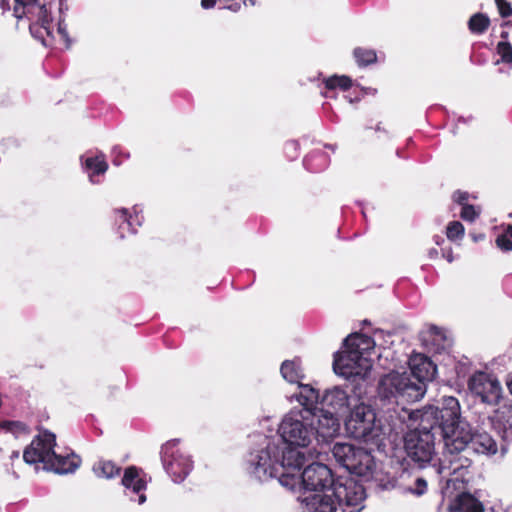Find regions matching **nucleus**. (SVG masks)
Wrapping results in <instances>:
<instances>
[{"label":"nucleus","mask_w":512,"mask_h":512,"mask_svg":"<svg viewBox=\"0 0 512 512\" xmlns=\"http://www.w3.org/2000/svg\"><path fill=\"white\" fill-rule=\"evenodd\" d=\"M339 419L323 411H314L312 408H293L282 418L278 433L282 447L298 448L309 447L317 439L326 441L338 434Z\"/></svg>","instance_id":"1"},{"label":"nucleus","mask_w":512,"mask_h":512,"mask_svg":"<svg viewBox=\"0 0 512 512\" xmlns=\"http://www.w3.org/2000/svg\"><path fill=\"white\" fill-rule=\"evenodd\" d=\"M253 474L264 481L277 477L278 482L289 490L299 483V477L294 471L304 463V454L293 448L282 447L277 438H265L261 448L251 457Z\"/></svg>","instance_id":"2"},{"label":"nucleus","mask_w":512,"mask_h":512,"mask_svg":"<svg viewBox=\"0 0 512 512\" xmlns=\"http://www.w3.org/2000/svg\"><path fill=\"white\" fill-rule=\"evenodd\" d=\"M439 421L432 422L431 428L440 434L448 455L469 449L472 433L467 423L460 421V405L456 398L444 397L442 407L438 408Z\"/></svg>","instance_id":"3"},{"label":"nucleus","mask_w":512,"mask_h":512,"mask_svg":"<svg viewBox=\"0 0 512 512\" xmlns=\"http://www.w3.org/2000/svg\"><path fill=\"white\" fill-rule=\"evenodd\" d=\"M410 418L420 420V427L410 430L404 437V449L414 462L423 465L430 462L435 453V431L432 422L439 421L438 407L428 406L422 411L408 412Z\"/></svg>","instance_id":"4"},{"label":"nucleus","mask_w":512,"mask_h":512,"mask_svg":"<svg viewBox=\"0 0 512 512\" xmlns=\"http://www.w3.org/2000/svg\"><path fill=\"white\" fill-rule=\"evenodd\" d=\"M374 347L375 342L369 336L358 333L349 335L344 341V350L335 355L334 371L346 378H364L372 368L369 354Z\"/></svg>","instance_id":"5"},{"label":"nucleus","mask_w":512,"mask_h":512,"mask_svg":"<svg viewBox=\"0 0 512 512\" xmlns=\"http://www.w3.org/2000/svg\"><path fill=\"white\" fill-rule=\"evenodd\" d=\"M365 499V491L362 485L353 481L341 483L337 481L332 493L313 494L305 496L302 501L306 503V507L314 512H335L338 508H353L356 512H360L364 506L362 503Z\"/></svg>","instance_id":"6"},{"label":"nucleus","mask_w":512,"mask_h":512,"mask_svg":"<svg viewBox=\"0 0 512 512\" xmlns=\"http://www.w3.org/2000/svg\"><path fill=\"white\" fill-rule=\"evenodd\" d=\"M425 392L426 385L415 381L408 371H392L383 376L378 384V396L397 404L418 401Z\"/></svg>","instance_id":"7"},{"label":"nucleus","mask_w":512,"mask_h":512,"mask_svg":"<svg viewBox=\"0 0 512 512\" xmlns=\"http://www.w3.org/2000/svg\"><path fill=\"white\" fill-rule=\"evenodd\" d=\"M346 431L354 438L378 443L383 434L374 410L364 403H356L345 422Z\"/></svg>","instance_id":"8"},{"label":"nucleus","mask_w":512,"mask_h":512,"mask_svg":"<svg viewBox=\"0 0 512 512\" xmlns=\"http://www.w3.org/2000/svg\"><path fill=\"white\" fill-rule=\"evenodd\" d=\"M299 469L294 473L299 477V483L296 484L300 495L298 500L306 506L302 501L305 496H312L313 494H326L332 493L337 481L334 480L331 469L322 463H313L307 466L304 471L299 474Z\"/></svg>","instance_id":"9"},{"label":"nucleus","mask_w":512,"mask_h":512,"mask_svg":"<svg viewBox=\"0 0 512 512\" xmlns=\"http://www.w3.org/2000/svg\"><path fill=\"white\" fill-rule=\"evenodd\" d=\"M13 16L17 20L26 18L29 22L31 33H37L39 37H43V33L36 30L37 26L43 29L47 35L51 34L50 13L45 4L41 3L39 0H15Z\"/></svg>","instance_id":"10"},{"label":"nucleus","mask_w":512,"mask_h":512,"mask_svg":"<svg viewBox=\"0 0 512 512\" xmlns=\"http://www.w3.org/2000/svg\"><path fill=\"white\" fill-rule=\"evenodd\" d=\"M177 444L176 440H172L163 445L162 462L174 481L180 482L189 474L192 462L185 452L177 447Z\"/></svg>","instance_id":"11"},{"label":"nucleus","mask_w":512,"mask_h":512,"mask_svg":"<svg viewBox=\"0 0 512 512\" xmlns=\"http://www.w3.org/2000/svg\"><path fill=\"white\" fill-rule=\"evenodd\" d=\"M469 391L483 403L497 404L502 394V387L496 377L485 372L474 373L468 381Z\"/></svg>","instance_id":"12"},{"label":"nucleus","mask_w":512,"mask_h":512,"mask_svg":"<svg viewBox=\"0 0 512 512\" xmlns=\"http://www.w3.org/2000/svg\"><path fill=\"white\" fill-rule=\"evenodd\" d=\"M56 437L53 433L44 431L38 434L23 452L27 464L43 463L46 469L55 453Z\"/></svg>","instance_id":"13"},{"label":"nucleus","mask_w":512,"mask_h":512,"mask_svg":"<svg viewBox=\"0 0 512 512\" xmlns=\"http://www.w3.org/2000/svg\"><path fill=\"white\" fill-rule=\"evenodd\" d=\"M358 402L355 395L349 394L341 387H333L326 390L321 399L322 407L314 408V411H323L332 414L338 419V415L346 414Z\"/></svg>","instance_id":"14"},{"label":"nucleus","mask_w":512,"mask_h":512,"mask_svg":"<svg viewBox=\"0 0 512 512\" xmlns=\"http://www.w3.org/2000/svg\"><path fill=\"white\" fill-rule=\"evenodd\" d=\"M408 373L415 381L425 384L426 381L434 378L436 366L427 356L415 353L409 359Z\"/></svg>","instance_id":"15"},{"label":"nucleus","mask_w":512,"mask_h":512,"mask_svg":"<svg viewBox=\"0 0 512 512\" xmlns=\"http://www.w3.org/2000/svg\"><path fill=\"white\" fill-rule=\"evenodd\" d=\"M445 457L449 463L447 469L451 475L455 476V480L466 481V476L469 474L472 465V460L469 458V449L453 455L446 453Z\"/></svg>","instance_id":"16"},{"label":"nucleus","mask_w":512,"mask_h":512,"mask_svg":"<svg viewBox=\"0 0 512 512\" xmlns=\"http://www.w3.org/2000/svg\"><path fill=\"white\" fill-rule=\"evenodd\" d=\"M122 485L138 495V503L142 504L146 501L145 494L142 493L146 489V481L140 477L139 470L136 467H128L122 478Z\"/></svg>","instance_id":"17"},{"label":"nucleus","mask_w":512,"mask_h":512,"mask_svg":"<svg viewBox=\"0 0 512 512\" xmlns=\"http://www.w3.org/2000/svg\"><path fill=\"white\" fill-rule=\"evenodd\" d=\"M349 472L360 477L370 478L376 469V463L373 456L365 449H359L358 456Z\"/></svg>","instance_id":"18"},{"label":"nucleus","mask_w":512,"mask_h":512,"mask_svg":"<svg viewBox=\"0 0 512 512\" xmlns=\"http://www.w3.org/2000/svg\"><path fill=\"white\" fill-rule=\"evenodd\" d=\"M360 448L354 447L349 443H335L332 448V454L335 460L348 471L354 467L356 457Z\"/></svg>","instance_id":"19"},{"label":"nucleus","mask_w":512,"mask_h":512,"mask_svg":"<svg viewBox=\"0 0 512 512\" xmlns=\"http://www.w3.org/2000/svg\"><path fill=\"white\" fill-rule=\"evenodd\" d=\"M79 465L80 459L74 454L61 456L54 453L46 469L58 474H66L74 472Z\"/></svg>","instance_id":"20"},{"label":"nucleus","mask_w":512,"mask_h":512,"mask_svg":"<svg viewBox=\"0 0 512 512\" xmlns=\"http://www.w3.org/2000/svg\"><path fill=\"white\" fill-rule=\"evenodd\" d=\"M482 504L471 494L461 493L450 505V512H483Z\"/></svg>","instance_id":"21"},{"label":"nucleus","mask_w":512,"mask_h":512,"mask_svg":"<svg viewBox=\"0 0 512 512\" xmlns=\"http://www.w3.org/2000/svg\"><path fill=\"white\" fill-rule=\"evenodd\" d=\"M470 448L479 454L494 455L498 451L495 440L486 432L472 435Z\"/></svg>","instance_id":"22"},{"label":"nucleus","mask_w":512,"mask_h":512,"mask_svg":"<svg viewBox=\"0 0 512 512\" xmlns=\"http://www.w3.org/2000/svg\"><path fill=\"white\" fill-rule=\"evenodd\" d=\"M497 420L502 426V439L505 443L512 442V406H503L497 411Z\"/></svg>","instance_id":"23"},{"label":"nucleus","mask_w":512,"mask_h":512,"mask_svg":"<svg viewBox=\"0 0 512 512\" xmlns=\"http://www.w3.org/2000/svg\"><path fill=\"white\" fill-rule=\"evenodd\" d=\"M298 384L300 391L296 395V399L302 408H317L314 404H316L319 399L318 391L310 385Z\"/></svg>","instance_id":"24"},{"label":"nucleus","mask_w":512,"mask_h":512,"mask_svg":"<svg viewBox=\"0 0 512 512\" xmlns=\"http://www.w3.org/2000/svg\"><path fill=\"white\" fill-rule=\"evenodd\" d=\"M281 374L290 383H300L303 378L302 369L296 361H284L281 366Z\"/></svg>","instance_id":"25"},{"label":"nucleus","mask_w":512,"mask_h":512,"mask_svg":"<svg viewBox=\"0 0 512 512\" xmlns=\"http://www.w3.org/2000/svg\"><path fill=\"white\" fill-rule=\"evenodd\" d=\"M93 471L97 477L110 479L119 475L120 467L108 460H101L93 466Z\"/></svg>","instance_id":"26"},{"label":"nucleus","mask_w":512,"mask_h":512,"mask_svg":"<svg viewBox=\"0 0 512 512\" xmlns=\"http://www.w3.org/2000/svg\"><path fill=\"white\" fill-rule=\"evenodd\" d=\"M488 25V17L480 13L473 15L469 20V29L474 33H483Z\"/></svg>","instance_id":"27"},{"label":"nucleus","mask_w":512,"mask_h":512,"mask_svg":"<svg viewBox=\"0 0 512 512\" xmlns=\"http://www.w3.org/2000/svg\"><path fill=\"white\" fill-rule=\"evenodd\" d=\"M325 85L328 89H335V88H340L342 90H347L351 87L352 85V81L349 77L347 76H337V75H334L332 77H329L326 81H325Z\"/></svg>","instance_id":"28"},{"label":"nucleus","mask_w":512,"mask_h":512,"mask_svg":"<svg viewBox=\"0 0 512 512\" xmlns=\"http://www.w3.org/2000/svg\"><path fill=\"white\" fill-rule=\"evenodd\" d=\"M354 57L359 65H368L376 61V53L373 50L356 48Z\"/></svg>","instance_id":"29"},{"label":"nucleus","mask_w":512,"mask_h":512,"mask_svg":"<svg viewBox=\"0 0 512 512\" xmlns=\"http://www.w3.org/2000/svg\"><path fill=\"white\" fill-rule=\"evenodd\" d=\"M85 166L88 170L93 171L95 174H102L108 168L106 161L103 159V157L99 156L95 158H87L85 161Z\"/></svg>","instance_id":"30"},{"label":"nucleus","mask_w":512,"mask_h":512,"mask_svg":"<svg viewBox=\"0 0 512 512\" xmlns=\"http://www.w3.org/2000/svg\"><path fill=\"white\" fill-rule=\"evenodd\" d=\"M0 427L15 436L28 433L27 426L19 421H2Z\"/></svg>","instance_id":"31"},{"label":"nucleus","mask_w":512,"mask_h":512,"mask_svg":"<svg viewBox=\"0 0 512 512\" xmlns=\"http://www.w3.org/2000/svg\"><path fill=\"white\" fill-rule=\"evenodd\" d=\"M427 488V481L423 477L417 476L414 483L407 487V491L414 495L421 496L426 493Z\"/></svg>","instance_id":"32"},{"label":"nucleus","mask_w":512,"mask_h":512,"mask_svg":"<svg viewBox=\"0 0 512 512\" xmlns=\"http://www.w3.org/2000/svg\"><path fill=\"white\" fill-rule=\"evenodd\" d=\"M446 235L448 239L455 240L464 235V227L459 221L450 222L447 226Z\"/></svg>","instance_id":"33"},{"label":"nucleus","mask_w":512,"mask_h":512,"mask_svg":"<svg viewBox=\"0 0 512 512\" xmlns=\"http://www.w3.org/2000/svg\"><path fill=\"white\" fill-rule=\"evenodd\" d=\"M429 333H430V336L433 338L432 339L433 345L436 344L437 341L443 342L441 347L434 348V350L436 352H439L441 349H445L450 346V342L446 339V337L443 335V333L438 328H436V327L431 328Z\"/></svg>","instance_id":"34"},{"label":"nucleus","mask_w":512,"mask_h":512,"mask_svg":"<svg viewBox=\"0 0 512 512\" xmlns=\"http://www.w3.org/2000/svg\"><path fill=\"white\" fill-rule=\"evenodd\" d=\"M497 52L501 57V61L505 63H512V47L507 42H499L497 45Z\"/></svg>","instance_id":"35"},{"label":"nucleus","mask_w":512,"mask_h":512,"mask_svg":"<svg viewBox=\"0 0 512 512\" xmlns=\"http://www.w3.org/2000/svg\"><path fill=\"white\" fill-rule=\"evenodd\" d=\"M480 214V210L472 205H464L461 211V218L465 221H474Z\"/></svg>","instance_id":"36"},{"label":"nucleus","mask_w":512,"mask_h":512,"mask_svg":"<svg viewBox=\"0 0 512 512\" xmlns=\"http://www.w3.org/2000/svg\"><path fill=\"white\" fill-rule=\"evenodd\" d=\"M495 2L502 17H508L512 14V7L506 0H495Z\"/></svg>","instance_id":"37"},{"label":"nucleus","mask_w":512,"mask_h":512,"mask_svg":"<svg viewBox=\"0 0 512 512\" xmlns=\"http://www.w3.org/2000/svg\"><path fill=\"white\" fill-rule=\"evenodd\" d=\"M497 246L504 250V251H510L512 250V241L507 235L503 234L497 237L496 239Z\"/></svg>","instance_id":"38"},{"label":"nucleus","mask_w":512,"mask_h":512,"mask_svg":"<svg viewBox=\"0 0 512 512\" xmlns=\"http://www.w3.org/2000/svg\"><path fill=\"white\" fill-rule=\"evenodd\" d=\"M468 196H467V193L465 192H461V191H457L453 194V199L454 201L458 202L459 204L461 205H466L465 204V201L467 200Z\"/></svg>","instance_id":"39"},{"label":"nucleus","mask_w":512,"mask_h":512,"mask_svg":"<svg viewBox=\"0 0 512 512\" xmlns=\"http://www.w3.org/2000/svg\"><path fill=\"white\" fill-rule=\"evenodd\" d=\"M57 31H58V34L61 36V38L64 41L68 42L66 26L63 23H59Z\"/></svg>","instance_id":"40"},{"label":"nucleus","mask_w":512,"mask_h":512,"mask_svg":"<svg viewBox=\"0 0 512 512\" xmlns=\"http://www.w3.org/2000/svg\"><path fill=\"white\" fill-rule=\"evenodd\" d=\"M216 4V0H202L201 6L204 9L212 8Z\"/></svg>","instance_id":"41"},{"label":"nucleus","mask_w":512,"mask_h":512,"mask_svg":"<svg viewBox=\"0 0 512 512\" xmlns=\"http://www.w3.org/2000/svg\"><path fill=\"white\" fill-rule=\"evenodd\" d=\"M0 7L4 11L8 10L10 8V4L8 0H0Z\"/></svg>","instance_id":"42"},{"label":"nucleus","mask_w":512,"mask_h":512,"mask_svg":"<svg viewBox=\"0 0 512 512\" xmlns=\"http://www.w3.org/2000/svg\"><path fill=\"white\" fill-rule=\"evenodd\" d=\"M504 234L507 235V237H509L510 239L512 238V225L507 226V229Z\"/></svg>","instance_id":"43"},{"label":"nucleus","mask_w":512,"mask_h":512,"mask_svg":"<svg viewBox=\"0 0 512 512\" xmlns=\"http://www.w3.org/2000/svg\"><path fill=\"white\" fill-rule=\"evenodd\" d=\"M227 9L236 12V11H238L240 9V5L236 3V4L228 6Z\"/></svg>","instance_id":"44"},{"label":"nucleus","mask_w":512,"mask_h":512,"mask_svg":"<svg viewBox=\"0 0 512 512\" xmlns=\"http://www.w3.org/2000/svg\"><path fill=\"white\" fill-rule=\"evenodd\" d=\"M482 239H484V235L483 234H480L478 236L473 235V240L474 241H478V240H482Z\"/></svg>","instance_id":"45"},{"label":"nucleus","mask_w":512,"mask_h":512,"mask_svg":"<svg viewBox=\"0 0 512 512\" xmlns=\"http://www.w3.org/2000/svg\"><path fill=\"white\" fill-rule=\"evenodd\" d=\"M501 450H502V452H503V453H505V452H506V450H507L506 446H505V445H502V446H501Z\"/></svg>","instance_id":"46"},{"label":"nucleus","mask_w":512,"mask_h":512,"mask_svg":"<svg viewBox=\"0 0 512 512\" xmlns=\"http://www.w3.org/2000/svg\"><path fill=\"white\" fill-rule=\"evenodd\" d=\"M447 260H448L449 262H451V261L453 260V258H452V256H451L450 254L447 256Z\"/></svg>","instance_id":"47"},{"label":"nucleus","mask_w":512,"mask_h":512,"mask_svg":"<svg viewBox=\"0 0 512 512\" xmlns=\"http://www.w3.org/2000/svg\"><path fill=\"white\" fill-rule=\"evenodd\" d=\"M120 212H121V214H122V216H123V217H125V216H126V210H121Z\"/></svg>","instance_id":"48"},{"label":"nucleus","mask_w":512,"mask_h":512,"mask_svg":"<svg viewBox=\"0 0 512 512\" xmlns=\"http://www.w3.org/2000/svg\"><path fill=\"white\" fill-rule=\"evenodd\" d=\"M18 456H19V453H18V452L13 453V457H16V458H17Z\"/></svg>","instance_id":"49"}]
</instances>
